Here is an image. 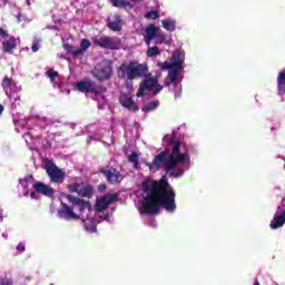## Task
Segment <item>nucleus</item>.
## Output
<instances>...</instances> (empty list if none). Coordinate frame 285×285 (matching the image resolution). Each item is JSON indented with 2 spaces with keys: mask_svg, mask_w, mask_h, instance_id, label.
I'll return each mask as SVG.
<instances>
[{
  "mask_svg": "<svg viewBox=\"0 0 285 285\" xmlns=\"http://www.w3.org/2000/svg\"><path fill=\"white\" fill-rule=\"evenodd\" d=\"M144 193H147L142 199V208L147 215H159V210L165 208L167 213H175V189L166 178H160L154 183L145 180L141 183Z\"/></svg>",
  "mask_w": 285,
  "mask_h": 285,
  "instance_id": "obj_1",
  "label": "nucleus"
},
{
  "mask_svg": "<svg viewBox=\"0 0 285 285\" xmlns=\"http://www.w3.org/2000/svg\"><path fill=\"white\" fill-rule=\"evenodd\" d=\"M170 145H174L171 148V154L168 156V150H164L160 154L156 155L153 160L154 170L165 169L166 175L170 174V177H181L184 170L178 168L176 171H173L186 161L188 155L181 154V142L170 140Z\"/></svg>",
  "mask_w": 285,
  "mask_h": 285,
  "instance_id": "obj_2",
  "label": "nucleus"
},
{
  "mask_svg": "<svg viewBox=\"0 0 285 285\" xmlns=\"http://www.w3.org/2000/svg\"><path fill=\"white\" fill-rule=\"evenodd\" d=\"M146 72H148V65L139 63L137 60L124 62L117 69L118 79L125 81L127 88H132V82L146 77Z\"/></svg>",
  "mask_w": 285,
  "mask_h": 285,
  "instance_id": "obj_3",
  "label": "nucleus"
},
{
  "mask_svg": "<svg viewBox=\"0 0 285 285\" xmlns=\"http://www.w3.org/2000/svg\"><path fill=\"white\" fill-rule=\"evenodd\" d=\"M145 80L139 86V89L136 94V97H144L146 90L154 92V95H159L164 90V86L157 83V78L150 77V73L146 72V77H142Z\"/></svg>",
  "mask_w": 285,
  "mask_h": 285,
  "instance_id": "obj_4",
  "label": "nucleus"
},
{
  "mask_svg": "<svg viewBox=\"0 0 285 285\" xmlns=\"http://www.w3.org/2000/svg\"><path fill=\"white\" fill-rule=\"evenodd\" d=\"M45 170L52 184H63V180L66 179V171L61 170V168L55 165L52 160H45Z\"/></svg>",
  "mask_w": 285,
  "mask_h": 285,
  "instance_id": "obj_5",
  "label": "nucleus"
},
{
  "mask_svg": "<svg viewBox=\"0 0 285 285\" xmlns=\"http://www.w3.org/2000/svg\"><path fill=\"white\" fill-rule=\"evenodd\" d=\"M92 41L95 46L105 50H119L121 48V39L118 37L96 36Z\"/></svg>",
  "mask_w": 285,
  "mask_h": 285,
  "instance_id": "obj_6",
  "label": "nucleus"
},
{
  "mask_svg": "<svg viewBox=\"0 0 285 285\" xmlns=\"http://www.w3.org/2000/svg\"><path fill=\"white\" fill-rule=\"evenodd\" d=\"M76 88L79 92H91L92 95H104L106 87L95 85L91 80L76 82Z\"/></svg>",
  "mask_w": 285,
  "mask_h": 285,
  "instance_id": "obj_7",
  "label": "nucleus"
},
{
  "mask_svg": "<svg viewBox=\"0 0 285 285\" xmlns=\"http://www.w3.org/2000/svg\"><path fill=\"white\" fill-rule=\"evenodd\" d=\"M100 174L106 177L108 184H121L124 181V176L117 168L115 167H106L100 169Z\"/></svg>",
  "mask_w": 285,
  "mask_h": 285,
  "instance_id": "obj_8",
  "label": "nucleus"
},
{
  "mask_svg": "<svg viewBox=\"0 0 285 285\" xmlns=\"http://www.w3.org/2000/svg\"><path fill=\"white\" fill-rule=\"evenodd\" d=\"M60 206L61 207L58 210L59 217L66 219L67 222H77V219H80L79 214L75 213V208L70 207V205L61 203Z\"/></svg>",
  "mask_w": 285,
  "mask_h": 285,
  "instance_id": "obj_9",
  "label": "nucleus"
},
{
  "mask_svg": "<svg viewBox=\"0 0 285 285\" xmlns=\"http://www.w3.org/2000/svg\"><path fill=\"white\" fill-rule=\"evenodd\" d=\"M92 77L98 81H108L112 77V65H105L92 71Z\"/></svg>",
  "mask_w": 285,
  "mask_h": 285,
  "instance_id": "obj_10",
  "label": "nucleus"
},
{
  "mask_svg": "<svg viewBox=\"0 0 285 285\" xmlns=\"http://www.w3.org/2000/svg\"><path fill=\"white\" fill-rule=\"evenodd\" d=\"M117 199H119V195L118 194H109V195L102 196L97 202L96 210L98 213H104V210H106V208H108L110 206V204L117 202Z\"/></svg>",
  "mask_w": 285,
  "mask_h": 285,
  "instance_id": "obj_11",
  "label": "nucleus"
},
{
  "mask_svg": "<svg viewBox=\"0 0 285 285\" xmlns=\"http://www.w3.org/2000/svg\"><path fill=\"white\" fill-rule=\"evenodd\" d=\"M66 199H68L69 204L78 206L79 213H83L85 210H92V205L88 200L75 197L72 195H67Z\"/></svg>",
  "mask_w": 285,
  "mask_h": 285,
  "instance_id": "obj_12",
  "label": "nucleus"
},
{
  "mask_svg": "<svg viewBox=\"0 0 285 285\" xmlns=\"http://www.w3.org/2000/svg\"><path fill=\"white\" fill-rule=\"evenodd\" d=\"M33 190L39 195H43L45 197H55V189L42 181H36L33 184Z\"/></svg>",
  "mask_w": 285,
  "mask_h": 285,
  "instance_id": "obj_13",
  "label": "nucleus"
},
{
  "mask_svg": "<svg viewBox=\"0 0 285 285\" xmlns=\"http://www.w3.org/2000/svg\"><path fill=\"white\" fill-rule=\"evenodd\" d=\"M184 68L181 67H174L169 69L168 76L165 80V86L168 87L170 83H174V86H177V79H179V72H181Z\"/></svg>",
  "mask_w": 285,
  "mask_h": 285,
  "instance_id": "obj_14",
  "label": "nucleus"
},
{
  "mask_svg": "<svg viewBox=\"0 0 285 285\" xmlns=\"http://www.w3.org/2000/svg\"><path fill=\"white\" fill-rule=\"evenodd\" d=\"M120 104L124 108H127V110L131 112L139 111V107L137 106V102H135V100H132V98L128 95H122L120 97Z\"/></svg>",
  "mask_w": 285,
  "mask_h": 285,
  "instance_id": "obj_15",
  "label": "nucleus"
},
{
  "mask_svg": "<svg viewBox=\"0 0 285 285\" xmlns=\"http://www.w3.org/2000/svg\"><path fill=\"white\" fill-rule=\"evenodd\" d=\"M14 50H17V38L10 37L2 42V52L4 55H14Z\"/></svg>",
  "mask_w": 285,
  "mask_h": 285,
  "instance_id": "obj_16",
  "label": "nucleus"
},
{
  "mask_svg": "<svg viewBox=\"0 0 285 285\" xmlns=\"http://www.w3.org/2000/svg\"><path fill=\"white\" fill-rule=\"evenodd\" d=\"M145 43L150 46L154 39H157V27L155 24H149L145 30Z\"/></svg>",
  "mask_w": 285,
  "mask_h": 285,
  "instance_id": "obj_17",
  "label": "nucleus"
},
{
  "mask_svg": "<svg viewBox=\"0 0 285 285\" xmlns=\"http://www.w3.org/2000/svg\"><path fill=\"white\" fill-rule=\"evenodd\" d=\"M186 53L179 49L173 52L171 59L175 68H184Z\"/></svg>",
  "mask_w": 285,
  "mask_h": 285,
  "instance_id": "obj_18",
  "label": "nucleus"
},
{
  "mask_svg": "<svg viewBox=\"0 0 285 285\" xmlns=\"http://www.w3.org/2000/svg\"><path fill=\"white\" fill-rule=\"evenodd\" d=\"M121 16L115 14V21H111L110 19L107 20V28L109 30H112L114 32H120L121 30Z\"/></svg>",
  "mask_w": 285,
  "mask_h": 285,
  "instance_id": "obj_19",
  "label": "nucleus"
},
{
  "mask_svg": "<svg viewBox=\"0 0 285 285\" xmlns=\"http://www.w3.org/2000/svg\"><path fill=\"white\" fill-rule=\"evenodd\" d=\"M114 8H124V10H132L135 8V4H132L128 0H108Z\"/></svg>",
  "mask_w": 285,
  "mask_h": 285,
  "instance_id": "obj_20",
  "label": "nucleus"
},
{
  "mask_svg": "<svg viewBox=\"0 0 285 285\" xmlns=\"http://www.w3.org/2000/svg\"><path fill=\"white\" fill-rule=\"evenodd\" d=\"M78 195L79 197H87V199H90L92 198V195H95V187H92V185L80 186Z\"/></svg>",
  "mask_w": 285,
  "mask_h": 285,
  "instance_id": "obj_21",
  "label": "nucleus"
},
{
  "mask_svg": "<svg viewBox=\"0 0 285 285\" xmlns=\"http://www.w3.org/2000/svg\"><path fill=\"white\" fill-rule=\"evenodd\" d=\"M284 224H285V210H283L278 216H274L269 226L275 230L277 228H282Z\"/></svg>",
  "mask_w": 285,
  "mask_h": 285,
  "instance_id": "obj_22",
  "label": "nucleus"
},
{
  "mask_svg": "<svg viewBox=\"0 0 285 285\" xmlns=\"http://www.w3.org/2000/svg\"><path fill=\"white\" fill-rule=\"evenodd\" d=\"M276 81L278 95H285V68L278 73Z\"/></svg>",
  "mask_w": 285,
  "mask_h": 285,
  "instance_id": "obj_23",
  "label": "nucleus"
},
{
  "mask_svg": "<svg viewBox=\"0 0 285 285\" xmlns=\"http://www.w3.org/2000/svg\"><path fill=\"white\" fill-rule=\"evenodd\" d=\"M63 49L66 50V52H68L69 55H73L75 57H81V55H83V50L75 49V47L69 43L63 45Z\"/></svg>",
  "mask_w": 285,
  "mask_h": 285,
  "instance_id": "obj_24",
  "label": "nucleus"
},
{
  "mask_svg": "<svg viewBox=\"0 0 285 285\" xmlns=\"http://www.w3.org/2000/svg\"><path fill=\"white\" fill-rule=\"evenodd\" d=\"M128 163L132 164L136 170H139V155L137 153L134 151L128 156Z\"/></svg>",
  "mask_w": 285,
  "mask_h": 285,
  "instance_id": "obj_25",
  "label": "nucleus"
},
{
  "mask_svg": "<svg viewBox=\"0 0 285 285\" xmlns=\"http://www.w3.org/2000/svg\"><path fill=\"white\" fill-rule=\"evenodd\" d=\"M161 23L165 30H168V32H175L176 26L174 20L165 19L161 21Z\"/></svg>",
  "mask_w": 285,
  "mask_h": 285,
  "instance_id": "obj_26",
  "label": "nucleus"
},
{
  "mask_svg": "<svg viewBox=\"0 0 285 285\" xmlns=\"http://www.w3.org/2000/svg\"><path fill=\"white\" fill-rule=\"evenodd\" d=\"M156 108H159V100L148 102L141 108V110L142 112H150L151 110H156Z\"/></svg>",
  "mask_w": 285,
  "mask_h": 285,
  "instance_id": "obj_27",
  "label": "nucleus"
},
{
  "mask_svg": "<svg viewBox=\"0 0 285 285\" xmlns=\"http://www.w3.org/2000/svg\"><path fill=\"white\" fill-rule=\"evenodd\" d=\"M147 57H159V55H161V51L159 50V47L155 46V47H150L148 46V49L146 51Z\"/></svg>",
  "mask_w": 285,
  "mask_h": 285,
  "instance_id": "obj_28",
  "label": "nucleus"
},
{
  "mask_svg": "<svg viewBox=\"0 0 285 285\" xmlns=\"http://www.w3.org/2000/svg\"><path fill=\"white\" fill-rule=\"evenodd\" d=\"M158 68H160V70H171V68H175V65L169 61L158 62Z\"/></svg>",
  "mask_w": 285,
  "mask_h": 285,
  "instance_id": "obj_29",
  "label": "nucleus"
},
{
  "mask_svg": "<svg viewBox=\"0 0 285 285\" xmlns=\"http://www.w3.org/2000/svg\"><path fill=\"white\" fill-rule=\"evenodd\" d=\"M91 42L88 39H82L80 42V48H78V50H82V55L83 52H86V50H88V48H90Z\"/></svg>",
  "mask_w": 285,
  "mask_h": 285,
  "instance_id": "obj_30",
  "label": "nucleus"
},
{
  "mask_svg": "<svg viewBox=\"0 0 285 285\" xmlns=\"http://www.w3.org/2000/svg\"><path fill=\"white\" fill-rule=\"evenodd\" d=\"M80 186L81 185L79 183L70 184L67 186V190H68V193H77L79 195Z\"/></svg>",
  "mask_w": 285,
  "mask_h": 285,
  "instance_id": "obj_31",
  "label": "nucleus"
},
{
  "mask_svg": "<svg viewBox=\"0 0 285 285\" xmlns=\"http://www.w3.org/2000/svg\"><path fill=\"white\" fill-rule=\"evenodd\" d=\"M3 90H8V88H12V79L9 77H4L2 80Z\"/></svg>",
  "mask_w": 285,
  "mask_h": 285,
  "instance_id": "obj_32",
  "label": "nucleus"
},
{
  "mask_svg": "<svg viewBox=\"0 0 285 285\" xmlns=\"http://www.w3.org/2000/svg\"><path fill=\"white\" fill-rule=\"evenodd\" d=\"M146 19H159V11H157V10H151V11H148L147 13H146Z\"/></svg>",
  "mask_w": 285,
  "mask_h": 285,
  "instance_id": "obj_33",
  "label": "nucleus"
},
{
  "mask_svg": "<svg viewBox=\"0 0 285 285\" xmlns=\"http://www.w3.org/2000/svg\"><path fill=\"white\" fill-rule=\"evenodd\" d=\"M47 77L50 79V81H55V79H57V77H59V72L55 71V69H49L47 71Z\"/></svg>",
  "mask_w": 285,
  "mask_h": 285,
  "instance_id": "obj_34",
  "label": "nucleus"
},
{
  "mask_svg": "<svg viewBox=\"0 0 285 285\" xmlns=\"http://www.w3.org/2000/svg\"><path fill=\"white\" fill-rule=\"evenodd\" d=\"M16 250H18V253H26V245L23 243H19Z\"/></svg>",
  "mask_w": 285,
  "mask_h": 285,
  "instance_id": "obj_35",
  "label": "nucleus"
},
{
  "mask_svg": "<svg viewBox=\"0 0 285 285\" xmlns=\"http://www.w3.org/2000/svg\"><path fill=\"white\" fill-rule=\"evenodd\" d=\"M32 52H39V42L35 40L31 46Z\"/></svg>",
  "mask_w": 285,
  "mask_h": 285,
  "instance_id": "obj_36",
  "label": "nucleus"
},
{
  "mask_svg": "<svg viewBox=\"0 0 285 285\" xmlns=\"http://www.w3.org/2000/svg\"><path fill=\"white\" fill-rule=\"evenodd\" d=\"M0 37H2V39H8L9 37L8 30L0 28Z\"/></svg>",
  "mask_w": 285,
  "mask_h": 285,
  "instance_id": "obj_37",
  "label": "nucleus"
},
{
  "mask_svg": "<svg viewBox=\"0 0 285 285\" xmlns=\"http://www.w3.org/2000/svg\"><path fill=\"white\" fill-rule=\"evenodd\" d=\"M0 285H12V279L3 278L1 279Z\"/></svg>",
  "mask_w": 285,
  "mask_h": 285,
  "instance_id": "obj_38",
  "label": "nucleus"
},
{
  "mask_svg": "<svg viewBox=\"0 0 285 285\" xmlns=\"http://www.w3.org/2000/svg\"><path fill=\"white\" fill-rule=\"evenodd\" d=\"M146 166H147L150 170H155V165H153V163H146Z\"/></svg>",
  "mask_w": 285,
  "mask_h": 285,
  "instance_id": "obj_39",
  "label": "nucleus"
},
{
  "mask_svg": "<svg viewBox=\"0 0 285 285\" xmlns=\"http://www.w3.org/2000/svg\"><path fill=\"white\" fill-rule=\"evenodd\" d=\"M99 190H106L107 186L106 185H99Z\"/></svg>",
  "mask_w": 285,
  "mask_h": 285,
  "instance_id": "obj_40",
  "label": "nucleus"
},
{
  "mask_svg": "<svg viewBox=\"0 0 285 285\" xmlns=\"http://www.w3.org/2000/svg\"><path fill=\"white\" fill-rule=\"evenodd\" d=\"M0 222H3V209H0Z\"/></svg>",
  "mask_w": 285,
  "mask_h": 285,
  "instance_id": "obj_41",
  "label": "nucleus"
},
{
  "mask_svg": "<svg viewBox=\"0 0 285 285\" xmlns=\"http://www.w3.org/2000/svg\"><path fill=\"white\" fill-rule=\"evenodd\" d=\"M254 285H262V284H259V281L256 278L254 282Z\"/></svg>",
  "mask_w": 285,
  "mask_h": 285,
  "instance_id": "obj_42",
  "label": "nucleus"
},
{
  "mask_svg": "<svg viewBox=\"0 0 285 285\" xmlns=\"http://www.w3.org/2000/svg\"><path fill=\"white\" fill-rule=\"evenodd\" d=\"M3 112V105H0V115Z\"/></svg>",
  "mask_w": 285,
  "mask_h": 285,
  "instance_id": "obj_43",
  "label": "nucleus"
},
{
  "mask_svg": "<svg viewBox=\"0 0 285 285\" xmlns=\"http://www.w3.org/2000/svg\"><path fill=\"white\" fill-rule=\"evenodd\" d=\"M156 43H164V38L160 41H156Z\"/></svg>",
  "mask_w": 285,
  "mask_h": 285,
  "instance_id": "obj_44",
  "label": "nucleus"
},
{
  "mask_svg": "<svg viewBox=\"0 0 285 285\" xmlns=\"http://www.w3.org/2000/svg\"><path fill=\"white\" fill-rule=\"evenodd\" d=\"M2 237H4V239H8V236H7V234H2Z\"/></svg>",
  "mask_w": 285,
  "mask_h": 285,
  "instance_id": "obj_45",
  "label": "nucleus"
},
{
  "mask_svg": "<svg viewBox=\"0 0 285 285\" xmlns=\"http://www.w3.org/2000/svg\"><path fill=\"white\" fill-rule=\"evenodd\" d=\"M134 3H137L138 1H140V0H131Z\"/></svg>",
  "mask_w": 285,
  "mask_h": 285,
  "instance_id": "obj_46",
  "label": "nucleus"
},
{
  "mask_svg": "<svg viewBox=\"0 0 285 285\" xmlns=\"http://www.w3.org/2000/svg\"><path fill=\"white\" fill-rule=\"evenodd\" d=\"M31 197H35V191H31Z\"/></svg>",
  "mask_w": 285,
  "mask_h": 285,
  "instance_id": "obj_47",
  "label": "nucleus"
},
{
  "mask_svg": "<svg viewBox=\"0 0 285 285\" xmlns=\"http://www.w3.org/2000/svg\"><path fill=\"white\" fill-rule=\"evenodd\" d=\"M28 6H30V0H27Z\"/></svg>",
  "mask_w": 285,
  "mask_h": 285,
  "instance_id": "obj_48",
  "label": "nucleus"
}]
</instances>
